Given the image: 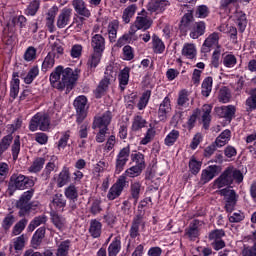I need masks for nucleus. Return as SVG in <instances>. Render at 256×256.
Listing matches in <instances>:
<instances>
[{"mask_svg": "<svg viewBox=\"0 0 256 256\" xmlns=\"http://www.w3.org/2000/svg\"><path fill=\"white\" fill-rule=\"evenodd\" d=\"M233 21L237 25L240 33H243L247 29V15L245 12L237 10L233 15Z\"/></svg>", "mask_w": 256, "mask_h": 256, "instance_id": "b1692460", "label": "nucleus"}, {"mask_svg": "<svg viewBox=\"0 0 256 256\" xmlns=\"http://www.w3.org/2000/svg\"><path fill=\"white\" fill-rule=\"evenodd\" d=\"M49 127H51V117L45 112L36 113L30 120L29 129L32 132L37 131V129L47 131Z\"/></svg>", "mask_w": 256, "mask_h": 256, "instance_id": "39448f33", "label": "nucleus"}, {"mask_svg": "<svg viewBox=\"0 0 256 256\" xmlns=\"http://www.w3.org/2000/svg\"><path fill=\"white\" fill-rule=\"evenodd\" d=\"M131 155V147L128 145L122 148L116 156V164H115V174L119 175L127 165L129 161V156Z\"/></svg>", "mask_w": 256, "mask_h": 256, "instance_id": "6e6552de", "label": "nucleus"}, {"mask_svg": "<svg viewBox=\"0 0 256 256\" xmlns=\"http://www.w3.org/2000/svg\"><path fill=\"white\" fill-rule=\"evenodd\" d=\"M122 59L124 61H133L135 59V51L130 45H126L122 49Z\"/></svg>", "mask_w": 256, "mask_h": 256, "instance_id": "4d7b16f0", "label": "nucleus"}, {"mask_svg": "<svg viewBox=\"0 0 256 256\" xmlns=\"http://www.w3.org/2000/svg\"><path fill=\"white\" fill-rule=\"evenodd\" d=\"M179 131L173 129L170 133L167 134V136L164 139V145L167 147H173L175 143H177V139H179Z\"/></svg>", "mask_w": 256, "mask_h": 256, "instance_id": "09e8293b", "label": "nucleus"}, {"mask_svg": "<svg viewBox=\"0 0 256 256\" xmlns=\"http://www.w3.org/2000/svg\"><path fill=\"white\" fill-rule=\"evenodd\" d=\"M9 147H11L13 160L17 161V159H19V153H21V137L15 136V138H13L12 134L4 136L0 140V157H3V153L8 151Z\"/></svg>", "mask_w": 256, "mask_h": 256, "instance_id": "7ed1b4c3", "label": "nucleus"}, {"mask_svg": "<svg viewBox=\"0 0 256 256\" xmlns=\"http://www.w3.org/2000/svg\"><path fill=\"white\" fill-rule=\"evenodd\" d=\"M45 223H47V216L42 214L40 216H36L33 218V220H31V222L28 225V231H30V233H33V231H35L36 227H40V225H45Z\"/></svg>", "mask_w": 256, "mask_h": 256, "instance_id": "ea45409f", "label": "nucleus"}, {"mask_svg": "<svg viewBox=\"0 0 256 256\" xmlns=\"http://www.w3.org/2000/svg\"><path fill=\"white\" fill-rule=\"evenodd\" d=\"M201 165H203L201 161H197L195 157H192L189 161V169L191 173H193V175H197V173L201 171Z\"/></svg>", "mask_w": 256, "mask_h": 256, "instance_id": "338daca9", "label": "nucleus"}, {"mask_svg": "<svg viewBox=\"0 0 256 256\" xmlns=\"http://www.w3.org/2000/svg\"><path fill=\"white\" fill-rule=\"evenodd\" d=\"M229 141H231V130L226 129L216 138L215 145L216 147H225Z\"/></svg>", "mask_w": 256, "mask_h": 256, "instance_id": "c9c22d12", "label": "nucleus"}, {"mask_svg": "<svg viewBox=\"0 0 256 256\" xmlns=\"http://www.w3.org/2000/svg\"><path fill=\"white\" fill-rule=\"evenodd\" d=\"M157 134V131L153 127L150 126V128L146 131L145 136L141 139L140 145H148V143H151L153 139H155V135Z\"/></svg>", "mask_w": 256, "mask_h": 256, "instance_id": "6e6d98bb", "label": "nucleus"}, {"mask_svg": "<svg viewBox=\"0 0 256 256\" xmlns=\"http://www.w3.org/2000/svg\"><path fill=\"white\" fill-rule=\"evenodd\" d=\"M211 47H219V33L213 32L210 34L202 45V52L209 53Z\"/></svg>", "mask_w": 256, "mask_h": 256, "instance_id": "4be33fe9", "label": "nucleus"}, {"mask_svg": "<svg viewBox=\"0 0 256 256\" xmlns=\"http://www.w3.org/2000/svg\"><path fill=\"white\" fill-rule=\"evenodd\" d=\"M81 70L76 68H64L63 66H57L50 74V83L55 89H65V87H73L79 79Z\"/></svg>", "mask_w": 256, "mask_h": 256, "instance_id": "f257e3e1", "label": "nucleus"}, {"mask_svg": "<svg viewBox=\"0 0 256 256\" xmlns=\"http://www.w3.org/2000/svg\"><path fill=\"white\" fill-rule=\"evenodd\" d=\"M144 127H147V120L139 114L134 115L131 126L132 131H141Z\"/></svg>", "mask_w": 256, "mask_h": 256, "instance_id": "4c0bfd02", "label": "nucleus"}, {"mask_svg": "<svg viewBox=\"0 0 256 256\" xmlns=\"http://www.w3.org/2000/svg\"><path fill=\"white\" fill-rule=\"evenodd\" d=\"M221 197H224L227 203H236L237 202V194L231 188H223L218 191Z\"/></svg>", "mask_w": 256, "mask_h": 256, "instance_id": "58836bf2", "label": "nucleus"}, {"mask_svg": "<svg viewBox=\"0 0 256 256\" xmlns=\"http://www.w3.org/2000/svg\"><path fill=\"white\" fill-rule=\"evenodd\" d=\"M149 99H151V90H146L140 97V100L137 104L139 111H143V109L147 107V104L149 103Z\"/></svg>", "mask_w": 256, "mask_h": 256, "instance_id": "864d4df0", "label": "nucleus"}, {"mask_svg": "<svg viewBox=\"0 0 256 256\" xmlns=\"http://www.w3.org/2000/svg\"><path fill=\"white\" fill-rule=\"evenodd\" d=\"M45 165V158L38 157L33 162L32 165L28 168L29 173H39Z\"/></svg>", "mask_w": 256, "mask_h": 256, "instance_id": "3c124183", "label": "nucleus"}, {"mask_svg": "<svg viewBox=\"0 0 256 256\" xmlns=\"http://www.w3.org/2000/svg\"><path fill=\"white\" fill-rule=\"evenodd\" d=\"M74 107L76 109V121L77 123H83L87 117V97L78 96L74 100Z\"/></svg>", "mask_w": 256, "mask_h": 256, "instance_id": "1a4fd4ad", "label": "nucleus"}, {"mask_svg": "<svg viewBox=\"0 0 256 256\" xmlns=\"http://www.w3.org/2000/svg\"><path fill=\"white\" fill-rule=\"evenodd\" d=\"M43 239H45V227H40L36 230L32 237V245L33 247H39L41 245Z\"/></svg>", "mask_w": 256, "mask_h": 256, "instance_id": "de8ad7c7", "label": "nucleus"}, {"mask_svg": "<svg viewBox=\"0 0 256 256\" xmlns=\"http://www.w3.org/2000/svg\"><path fill=\"white\" fill-rule=\"evenodd\" d=\"M189 95H191V92L187 89H182L178 92V98H177V107L178 109H189L190 100Z\"/></svg>", "mask_w": 256, "mask_h": 256, "instance_id": "393cba45", "label": "nucleus"}, {"mask_svg": "<svg viewBox=\"0 0 256 256\" xmlns=\"http://www.w3.org/2000/svg\"><path fill=\"white\" fill-rule=\"evenodd\" d=\"M127 185H129V181H127L125 175H120L116 182L110 187L107 193V199L109 201H115V199L121 197V194L123 193Z\"/></svg>", "mask_w": 256, "mask_h": 256, "instance_id": "0eeeda50", "label": "nucleus"}, {"mask_svg": "<svg viewBox=\"0 0 256 256\" xmlns=\"http://www.w3.org/2000/svg\"><path fill=\"white\" fill-rule=\"evenodd\" d=\"M37 77H39V66H32L27 74H21V79H23L26 85H31Z\"/></svg>", "mask_w": 256, "mask_h": 256, "instance_id": "2f4dec72", "label": "nucleus"}, {"mask_svg": "<svg viewBox=\"0 0 256 256\" xmlns=\"http://www.w3.org/2000/svg\"><path fill=\"white\" fill-rule=\"evenodd\" d=\"M117 31H119V20H112L108 24V34L111 43L117 39Z\"/></svg>", "mask_w": 256, "mask_h": 256, "instance_id": "49530a36", "label": "nucleus"}, {"mask_svg": "<svg viewBox=\"0 0 256 256\" xmlns=\"http://www.w3.org/2000/svg\"><path fill=\"white\" fill-rule=\"evenodd\" d=\"M246 105L251 111L256 109V88L250 91V97L247 98Z\"/></svg>", "mask_w": 256, "mask_h": 256, "instance_id": "774afa93", "label": "nucleus"}, {"mask_svg": "<svg viewBox=\"0 0 256 256\" xmlns=\"http://www.w3.org/2000/svg\"><path fill=\"white\" fill-rule=\"evenodd\" d=\"M218 101L220 103H229V101H231V91H229L227 87L220 89Z\"/></svg>", "mask_w": 256, "mask_h": 256, "instance_id": "0e129e2a", "label": "nucleus"}, {"mask_svg": "<svg viewBox=\"0 0 256 256\" xmlns=\"http://www.w3.org/2000/svg\"><path fill=\"white\" fill-rule=\"evenodd\" d=\"M222 63L224 67L232 69V67H235V65H237V57H235V55L233 54H227L223 57Z\"/></svg>", "mask_w": 256, "mask_h": 256, "instance_id": "680f3d73", "label": "nucleus"}, {"mask_svg": "<svg viewBox=\"0 0 256 256\" xmlns=\"http://www.w3.org/2000/svg\"><path fill=\"white\" fill-rule=\"evenodd\" d=\"M27 242V238H25V234H22L12 240L10 244L9 251L14 256H20L21 251L25 249V243Z\"/></svg>", "mask_w": 256, "mask_h": 256, "instance_id": "2eb2a0df", "label": "nucleus"}, {"mask_svg": "<svg viewBox=\"0 0 256 256\" xmlns=\"http://www.w3.org/2000/svg\"><path fill=\"white\" fill-rule=\"evenodd\" d=\"M169 5H171L169 0H150L147 4V11H149V13L159 15L163 13Z\"/></svg>", "mask_w": 256, "mask_h": 256, "instance_id": "4468645a", "label": "nucleus"}, {"mask_svg": "<svg viewBox=\"0 0 256 256\" xmlns=\"http://www.w3.org/2000/svg\"><path fill=\"white\" fill-rule=\"evenodd\" d=\"M143 169L144 168H141L139 166H132L130 168H128L125 173H123L122 175H124L126 178L127 177H131V178H134V177H139V175H141V173H143Z\"/></svg>", "mask_w": 256, "mask_h": 256, "instance_id": "bf43d9fd", "label": "nucleus"}, {"mask_svg": "<svg viewBox=\"0 0 256 256\" xmlns=\"http://www.w3.org/2000/svg\"><path fill=\"white\" fill-rule=\"evenodd\" d=\"M221 173V166L210 165L202 170L200 183L202 185H206L209 181H213L217 174Z\"/></svg>", "mask_w": 256, "mask_h": 256, "instance_id": "f8f14e48", "label": "nucleus"}, {"mask_svg": "<svg viewBox=\"0 0 256 256\" xmlns=\"http://www.w3.org/2000/svg\"><path fill=\"white\" fill-rule=\"evenodd\" d=\"M55 67V53L49 52L42 62V71L47 72Z\"/></svg>", "mask_w": 256, "mask_h": 256, "instance_id": "a18cd8bd", "label": "nucleus"}, {"mask_svg": "<svg viewBox=\"0 0 256 256\" xmlns=\"http://www.w3.org/2000/svg\"><path fill=\"white\" fill-rule=\"evenodd\" d=\"M40 3L38 0H34L30 2L28 7L25 10L26 15H30L31 17H35L37 15V12L39 11Z\"/></svg>", "mask_w": 256, "mask_h": 256, "instance_id": "052dcab7", "label": "nucleus"}, {"mask_svg": "<svg viewBox=\"0 0 256 256\" xmlns=\"http://www.w3.org/2000/svg\"><path fill=\"white\" fill-rule=\"evenodd\" d=\"M121 251V236H116L108 246V256H117Z\"/></svg>", "mask_w": 256, "mask_h": 256, "instance_id": "f704fd0d", "label": "nucleus"}, {"mask_svg": "<svg viewBox=\"0 0 256 256\" xmlns=\"http://www.w3.org/2000/svg\"><path fill=\"white\" fill-rule=\"evenodd\" d=\"M69 181H71V173L69 172V167L64 166L56 178L57 187H65Z\"/></svg>", "mask_w": 256, "mask_h": 256, "instance_id": "c756f323", "label": "nucleus"}, {"mask_svg": "<svg viewBox=\"0 0 256 256\" xmlns=\"http://www.w3.org/2000/svg\"><path fill=\"white\" fill-rule=\"evenodd\" d=\"M48 46L50 47L52 53H57V55H63L64 49H63V43H61V40L57 38L55 35H51L48 38Z\"/></svg>", "mask_w": 256, "mask_h": 256, "instance_id": "a878e982", "label": "nucleus"}, {"mask_svg": "<svg viewBox=\"0 0 256 256\" xmlns=\"http://www.w3.org/2000/svg\"><path fill=\"white\" fill-rule=\"evenodd\" d=\"M137 12V5L132 4L128 7H126L122 14V20L125 24L131 23V19L135 16V13Z\"/></svg>", "mask_w": 256, "mask_h": 256, "instance_id": "a19ab883", "label": "nucleus"}, {"mask_svg": "<svg viewBox=\"0 0 256 256\" xmlns=\"http://www.w3.org/2000/svg\"><path fill=\"white\" fill-rule=\"evenodd\" d=\"M139 227L145 229V222L143 220V215L141 214L136 215L133 218L132 225L129 231L131 239H136V237H139Z\"/></svg>", "mask_w": 256, "mask_h": 256, "instance_id": "6ab92c4d", "label": "nucleus"}, {"mask_svg": "<svg viewBox=\"0 0 256 256\" xmlns=\"http://www.w3.org/2000/svg\"><path fill=\"white\" fill-rule=\"evenodd\" d=\"M72 7L75 13L80 15V17H85L86 19L91 17V10L87 8V3H85L83 0H72Z\"/></svg>", "mask_w": 256, "mask_h": 256, "instance_id": "f3484780", "label": "nucleus"}, {"mask_svg": "<svg viewBox=\"0 0 256 256\" xmlns=\"http://www.w3.org/2000/svg\"><path fill=\"white\" fill-rule=\"evenodd\" d=\"M35 59H37V49L33 46H30L24 53V60L29 63L31 61H35Z\"/></svg>", "mask_w": 256, "mask_h": 256, "instance_id": "69168bd1", "label": "nucleus"}, {"mask_svg": "<svg viewBox=\"0 0 256 256\" xmlns=\"http://www.w3.org/2000/svg\"><path fill=\"white\" fill-rule=\"evenodd\" d=\"M91 47L94 53L105 51V37L101 34H94L91 38Z\"/></svg>", "mask_w": 256, "mask_h": 256, "instance_id": "5701e85b", "label": "nucleus"}, {"mask_svg": "<svg viewBox=\"0 0 256 256\" xmlns=\"http://www.w3.org/2000/svg\"><path fill=\"white\" fill-rule=\"evenodd\" d=\"M141 193H143V186L140 184V182H132L130 184V199L133 200L134 205H137L139 197H141Z\"/></svg>", "mask_w": 256, "mask_h": 256, "instance_id": "c85d7f7f", "label": "nucleus"}, {"mask_svg": "<svg viewBox=\"0 0 256 256\" xmlns=\"http://www.w3.org/2000/svg\"><path fill=\"white\" fill-rule=\"evenodd\" d=\"M103 231V224L97 219H93L90 221L89 233L93 239H97L101 237V233Z\"/></svg>", "mask_w": 256, "mask_h": 256, "instance_id": "473e14b6", "label": "nucleus"}, {"mask_svg": "<svg viewBox=\"0 0 256 256\" xmlns=\"http://www.w3.org/2000/svg\"><path fill=\"white\" fill-rule=\"evenodd\" d=\"M169 113H171V99L169 96H166L161 102L158 109V118L160 121H167L169 117Z\"/></svg>", "mask_w": 256, "mask_h": 256, "instance_id": "a211bd4d", "label": "nucleus"}, {"mask_svg": "<svg viewBox=\"0 0 256 256\" xmlns=\"http://www.w3.org/2000/svg\"><path fill=\"white\" fill-rule=\"evenodd\" d=\"M152 50L156 55L165 53V43H163V40L159 36L152 37Z\"/></svg>", "mask_w": 256, "mask_h": 256, "instance_id": "c03bdc74", "label": "nucleus"}, {"mask_svg": "<svg viewBox=\"0 0 256 256\" xmlns=\"http://www.w3.org/2000/svg\"><path fill=\"white\" fill-rule=\"evenodd\" d=\"M58 158L57 156H52L50 158V161L46 164L41 177L44 181H47V179H49V177H51V173H53V171H58L59 170V165L57 164Z\"/></svg>", "mask_w": 256, "mask_h": 256, "instance_id": "412c9836", "label": "nucleus"}, {"mask_svg": "<svg viewBox=\"0 0 256 256\" xmlns=\"http://www.w3.org/2000/svg\"><path fill=\"white\" fill-rule=\"evenodd\" d=\"M19 84V78L14 76L10 82V97H12V99H17V95H19Z\"/></svg>", "mask_w": 256, "mask_h": 256, "instance_id": "5fc2aeb1", "label": "nucleus"}, {"mask_svg": "<svg viewBox=\"0 0 256 256\" xmlns=\"http://www.w3.org/2000/svg\"><path fill=\"white\" fill-rule=\"evenodd\" d=\"M51 221L56 229H58L59 231H65V228L67 227V220L65 219V217L59 214H52Z\"/></svg>", "mask_w": 256, "mask_h": 256, "instance_id": "37998d69", "label": "nucleus"}, {"mask_svg": "<svg viewBox=\"0 0 256 256\" xmlns=\"http://www.w3.org/2000/svg\"><path fill=\"white\" fill-rule=\"evenodd\" d=\"M215 111L218 117H221L222 119H226L227 121H231V119L235 117L236 108L233 105H228V106L217 107L215 108Z\"/></svg>", "mask_w": 256, "mask_h": 256, "instance_id": "aec40b11", "label": "nucleus"}, {"mask_svg": "<svg viewBox=\"0 0 256 256\" xmlns=\"http://www.w3.org/2000/svg\"><path fill=\"white\" fill-rule=\"evenodd\" d=\"M134 23L136 24V27H138V29L147 31V29H150L153 25V20L149 16H147V11L142 10L140 13H138V16L136 17Z\"/></svg>", "mask_w": 256, "mask_h": 256, "instance_id": "dca6fc26", "label": "nucleus"}, {"mask_svg": "<svg viewBox=\"0 0 256 256\" xmlns=\"http://www.w3.org/2000/svg\"><path fill=\"white\" fill-rule=\"evenodd\" d=\"M112 119L113 114L111 113V111H106L102 115L94 117L92 129L109 130V125H111Z\"/></svg>", "mask_w": 256, "mask_h": 256, "instance_id": "9b49d317", "label": "nucleus"}, {"mask_svg": "<svg viewBox=\"0 0 256 256\" xmlns=\"http://www.w3.org/2000/svg\"><path fill=\"white\" fill-rule=\"evenodd\" d=\"M71 17H73V9L64 7L57 16L56 25L58 29H65L71 23Z\"/></svg>", "mask_w": 256, "mask_h": 256, "instance_id": "ddd939ff", "label": "nucleus"}, {"mask_svg": "<svg viewBox=\"0 0 256 256\" xmlns=\"http://www.w3.org/2000/svg\"><path fill=\"white\" fill-rule=\"evenodd\" d=\"M194 15L195 17H197V19H205L209 17V7H207V5L198 6L195 10Z\"/></svg>", "mask_w": 256, "mask_h": 256, "instance_id": "e2e57ef3", "label": "nucleus"}, {"mask_svg": "<svg viewBox=\"0 0 256 256\" xmlns=\"http://www.w3.org/2000/svg\"><path fill=\"white\" fill-rule=\"evenodd\" d=\"M181 53L182 57H186V59H195L197 57V46L194 43H184Z\"/></svg>", "mask_w": 256, "mask_h": 256, "instance_id": "7c9ffc66", "label": "nucleus"}, {"mask_svg": "<svg viewBox=\"0 0 256 256\" xmlns=\"http://www.w3.org/2000/svg\"><path fill=\"white\" fill-rule=\"evenodd\" d=\"M213 109V106L209 104H205L202 107L203 115H202V121L204 124L205 129L209 127V123L211 122V111Z\"/></svg>", "mask_w": 256, "mask_h": 256, "instance_id": "8fccbe9b", "label": "nucleus"}, {"mask_svg": "<svg viewBox=\"0 0 256 256\" xmlns=\"http://www.w3.org/2000/svg\"><path fill=\"white\" fill-rule=\"evenodd\" d=\"M131 161L135 163L136 167H140L141 169H145V155H143L141 152H136L134 154H131Z\"/></svg>", "mask_w": 256, "mask_h": 256, "instance_id": "603ef678", "label": "nucleus"}, {"mask_svg": "<svg viewBox=\"0 0 256 256\" xmlns=\"http://www.w3.org/2000/svg\"><path fill=\"white\" fill-rule=\"evenodd\" d=\"M235 183H243V173L233 166L226 168L223 173L213 182V189H223Z\"/></svg>", "mask_w": 256, "mask_h": 256, "instance_id": "f03ea898", "label": "nucleus"}, {"mask_svg": "<svg viewBox=\"0 0 256 256\" xmlns=\"http://www.w3.org/2000/svg\"><path fill=\"white\" fill-rule=\"evenodd\" d=\"M211 91H213V78L206 77L201 85V95L203 97H209L211 95Z\"/></svg>", "mask_w": 256, "mask_h": 256, "instance_id": "79ce46f5", "label": "nucleus"}, {"mask_svg": "<svg viewBox=\"0 0 256 256\" xmlns=\"http://www.w3.org/2000/svg\"><path fill=\"white\" fill-rule=\"evenodd\" d=\"M69 247H71V241L66 240L61 242L58 246L56 256H67L69 253Z\"/></svg>", "mask_w": 256, "mask_h": 256, "instance_id": "13d9d810", "label": "nucleus"}, {"mask_svg": "<svg viewBox=\"0 0 256 256\" xmlns=\"http://www.w3.org/2000/svg\"><path fill=\"white\" fill-rule=\"evenodd\" d=\"M206 25L205 22L199 21L193 24L190 28V38L191 39H199V37L205 35Z\"/></svg>", "mask_w": 256, "mask_h": 256, "instance_id": "cd10ccee", "label": "nucleus"}, {"mask_svg": "<svg viewBox=\"0 0 256 256\" xmlns=\"http://www.w3.org/2000/svg\"><path fill=\"white\" fill-rule=\"evenodd\" d=\"M50 207H53L56 211H65V207H67V200L63 194H56L53 196Z\"/></svg>", "mask_w": 256, "mask_h": 256, "instance_id": "bb28decb", "label": "nucleus"}, {"mask_svg": "<svg viewBox=\"0 0 256 256\" xmlns=\"http://www.w3.org/2000/svg\"><path fill=\"white\" fill-rule=\"evenodd\" d=\"M35 181L37 178L27 177L23 174L14 173L10 177L9 181V190L10 191H23L25 189H29L30 187L35 186Z\"/></svg>", "mask_w": 256, "mask_h": 256, "instance_id": "20e7f679", "label": "nucleus"}, {"mask_svg": "<svg viewBox=\"0 0 256 256\" xmlns=\"http://www.w3.org/2000/svg\"><path fill=\"white\" fill-rule=\"evenodd\" d=\"M64 195L66 199H69V201L75 203V201L79 199V189L75 187V184H70L68 187L65 188Z\"/></svg>", "mask_w": 256, "mask_h": 256, "instance_id": "e433bc0d", "label": "nucleus"}, {"mask_svg": "<svg viewBox=\"0 0 256 256\" xmlns=\"http://www.w3.org/2000/svg\"><path fill=\"white\" fill-rule=\"evenodd\" d=\"M131 73V68L125 67L122 69L118 75V81L121 91H125V87L129 85V77Z\"/></svg>", "mask_w": 256, "mask_h": 256, "instance_id": "72a5a7b5", "label": "nucleus"}, {"mask_svg": "<svg viewBox=\"0 0 256 256\" xmlns=\"http://www.w3.org/2000/svg\"><path fill=\"white\" fill-rule=\"evenodd\" d=\"M116 73L113 71L112 66H108L106 68V71L104 73V78L100 81L98 87L95 90V96L97 99H101L103 95L107 92V89H109V85L111 84V81L115 80Z\"/></svg>", "mask_w": 256, "mask_h": 256, "instance_id": "423d86ee", "label": "nucleus"}, {"mask_svg": "<svg viewBox=\"0 0 256 256\" xmlns=\"http://www.w3.org/2000/svg\"><path fill=\"white\" fill-rule=\"evenodd\" d=\"M33 190H28L22 194L19 201L17 202V207H19V215L20 217H23L31 211L32 204L29 203L30 199H33Z\"/></svg>", "mask_w": 256, "mask_h": 256, "instance_id": "9d476101", "label": "nucleus"}]
</instances>
